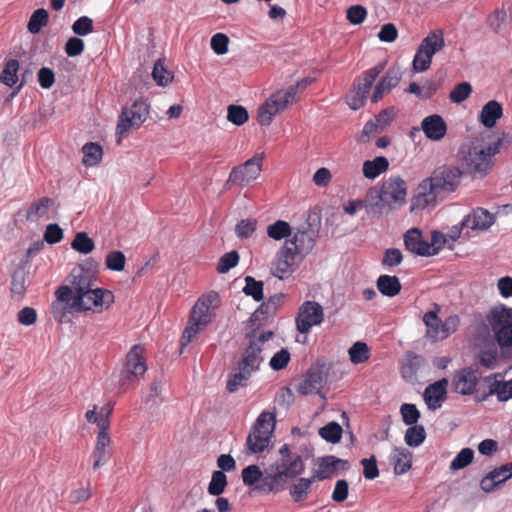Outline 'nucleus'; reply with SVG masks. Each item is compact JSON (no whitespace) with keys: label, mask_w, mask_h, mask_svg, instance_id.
I'll return each mask as SVG.
<instances>
[{"label":"nucleus","mask_w":512,"mask_h":512,"mask_svg":"<svg viewBox=\"0 0 512 512\" xmlns=\"http://www.w3.org/2000/svg\"><path fill=\"white\" fill-rule=\"evenodd\" d=\"M71 276L72 287L60 286L55 292L56 300L52 303V314L60 323L70 322L74 312L93 308L101 311L113 303L112 292L96 286L95 272L79 267L73 269Z\"/></svg>","instance_id":"1"},{"label":"nucleus","mask_w":512,"mask_h":512,"mask_svg":"<svg viewBox=\"0 0 512 512\" xmlns=\"http://www.w3.org/2000/svg\"><path fill=\"white\" fill-rule=\"evenodd\" d=\"M305 471L302 456L292 451L288 444L279 449V458L265 470L261 492H279L288 479L296 478Z\"/></svg>","instance_id":"2"},{"label":"nucleus","mask_w":512,"mask_h":512,"mask_svg":"<svg viewBox=\"0 0 512 512\" xmlns=\"http://www.w3.org/2000/svg\"><path fill=\"white\" fill-rule=\"evenodd\" d=\"M219 303V295L214 291L203 294L197 300L190 313L189 325L185 328L181 337L182 347L188 345L200 331L208 326L215 316V310Z\"/></svg>","instance_id":"3"},{"label":"nucleus","mask_w":512,"mask_h":512,"mask_svg":"<svg viewBox=\"0 0 512 512\" xmlns=\"http://www.w3.org/2000/svg\"><path fill=\"white\" fill-rule=\"evenodd\" d=\"M274 336L272 331L253 330L246 335V343L238 365L255 373L260 370L268 350V341Z\"/></svg>","instance_id":"4"},{"label":"nucleus","mask_w":512,"mask_h":512,"mask_svg":"<svg viewBox=\"0 0 512 512\" xmlns=\"http://www.w3.org/2000/svg\"><path fill=\"white\" fill-rule=\"evenodd\" d=\"M500 146L501 140L498 139L486 147L472 144L462 148L459 154L463 166L471 173L486 174L492 166V158L500 151Z\"/></svg>","instance_id":"5"},{"label":"nucleus","mask_w":512,"mask_h":512,"mask_svg":"<svg viewBox=\"0 0 512 512\" xmlns=\"http://www.w3.org/2000/svg\"><path fill=\"white\" fill-rule=\"evenodd\" d=\"M275 415L263 411L251 427L246 438V450L250 454L262 453L268 446L275 428Z\"/></svg>","instance_id":"6"},{"label":"nucleus","mask_w":512,"mask_h":512,"mask_svg":"<svg viewBox=\"0 0 512 512\" xmlns=\"http://www.w3.org/2000/svg\"><path fill=\"white\" fill-rule=\"evenodd\" d=\"M445 40L442 30L430 32L420 43L414 55L412 66L415 72H424L430 68L433 56L443 49Z\"/></svg>","instance_id":"7"},{"label":"nucleus","mask_w":512,"mask_h":512,"mask_svg":"<svg viewBox=\"0 0 512 512\" xmlns=\"http://www.w3.org/2000/svg\"><path fill=\"white\" fill-rule=\"evenodd\" d=\"M384 67L385 63L380 62L355 80L353 90L346 96V103L352 110H358L364 106L374 81L384 70Z\"/></svg>","instance_id":"8"},{"label":"nucleus","mask_w":512,"mask_h":512,"mask_svg":"<svg viewBox=\"0 0 512 512\" xmlns=\"http://www.w3.org/2000/svg\"><path fill=\"white\" fill-rule=\"evenodd\" d=\"M487 320L501 349L512 350V312L505 307L493 308Z\"/></svg>","instance_id":"9"},{"label":"nucleus","mask_w":512,"mask_h":512,"mask_svg":"<svg viewBox=\"0 0 512 512\" xmlns=\"http://www.w3.org/2000/svg\"><path fill=\"white\" fill-rule=\"evenodd\" d=\"M144 347L135 344L126 355V362L120 374V384L122 387H129L139 380L147 370L144 358Z\"/></svg>","instance_id":"10"},{"label":"nucleus","mask_w":512,"mask_h":512,"mask_svg":"<svg viewBox=\"0 0 512 512\" xmlns=\"http://www.w3.org/2000/svg\"><path fill=\"white\" fill-rule=\"evenodd\" d=\"M295 101V91L292 88L279 90L272 94L265 103L259 107L257 120L260 125L268 126L273 117L279 112L287 108V106Z\"/></svg>","instance_id":"11"},{"label":"nucleus","mask_w":512,"mask_h":512,"mask_svg":"<svg viewBox=\"0 0 512 512\" xmlns=\"http://www.w3.org/2000/svg\"><path fill=\"white\" fill-rule=\"evenodd\" d=\"M461 171L454 166L443 165L436 168L430 177H427L429 183L436 192L444 198L447 194L453 192L458 186L461 178Z\"/></svg>","instance_id":"12"},{"label":"nucleus","mask_w":512,"mask_h":512,"mask_svg":"<svg viewBox=\"0 0 512 512\" xmlns=\"http://www.w3.org/2000/svg\"><path fill=\"white\" fill-rule=\"evenodd\" d=\"M149 106L144 101H135L131 106L123 108L116 128V134L122 136L131 129L141 126L147 119Z\"/></svg>","instance_id":"13"},{"label":"nucleus","mask_w":512,"mask_h":512,"mask_svg":"<svg viewBox=\"0 0 512 512\" xmlns=\"http://www.w3.org/2000/svg\"><path fill=\"white\" fill-rule=\"evenodd\" d=\"M263 160L264 153H257L243 164L234 167L229 173L226 184L245 186L256 180L261 173Z\"/></svg>","instance_id":"14"},{"label":"nucleus","mask_w":512,"mask_h":512,"mask_svg":"<svg viewBox=\"0 0 512 512\" xmlns=\"http://www.w3.org/2000/svg\"><path fill=\"white\" fill-rule=\"evenodd\" d=\"M388 210L401 207L406 202L407 183L400 176H390L379 186Z\"/></svg>","instance_id":"15"},{"label":"nucleus","mask_w":512,"mask_h":512,"mask_svg":"<svg viewBox=\"0 0 512 512\" xmlns=\"http://www.w3.org/2000/svg\"><path fill=\"white\" fill-rule=\"evenodd\" d=\"M324 320L322 306L315 301H305L298 310L296 317L297 330L306 334L313 326L320 325Z\"/></svg>","instance_id":"16"},{"label":"nucleus","mask_w":512,"mask_h":512,"mask_svg":"<svg viewBox=\"0 0 512 512\" xmlns=\"http://www.w3.org/2000/svg\"><path fill=\"white\" fill-rule=\"evenodd\" d=\"M496 222V214L482 207H476L462 219V226H466V236L470 231L483 233L488 231Z\"/></svg>","instance_id":"17"},{"label":"nucleus","mask_w":512,"mask_h":512,"mask_svg":"<svg viewBox=\"0 0 512 512\" xmlns=\"http://www.w3.org/2000/svg\"><path fill=\"white\" fill-rule=\"evenodd\" d=\"M439 199H442L441 196L425 178L415 189V193L411 198L410 211L415 212L432 209L436 206Z\"/></svg>","instance_id":"18"},{"label":"nucleus","mask_w":512,"mask_h":512,"mask_svg":"<svg viewBox=\"0 0 512 512\" xmlns=\"http://www.w3.org/2000/svg\"><path fill=\"white\" fill-rule=\"evenodd\" d=\"M298 256L294 249L288 245V242H285L284 246L276 255V260L272 267V274L280 280L292 274L298 267Z\"/></svg>","instance_id":"19"},{"label":"nucleus","mask_w":512,"mask_h":512,"mask_svg":"<svg viewBox=\"0 0 512 512\" xmlns=\"http://www.w3.org/2000/svg\"><path fill=\"white\" fill-rule=\"evenodd\" d=\"M347 462L333 455L319 457L315 467L312 469V480L323 481L334 476L340 468H343Z\"/></svg>","instance_id":"20"},{"label":"nucleus","mask_w":512,"mask_h":512,"mask_svg":"<svg viewBox=\"0 0 512 512\" xmlns=\"http://www.w3.org/2000/svg\"><path fill=\"white\" fill-rule=\"evenodd\" d=\"M55 212V201L49 197H41L33 201L26 212V219L30 222L49 220Z\"/></svg>","instance_id":"21"},{"label":"nucleus","mask_w":512,"mask_h":512,"mask_svg":"<svg viewBox=\"0 0 512 512\" xmlns=\"http://www.w3.org/2000/svg\"><path fill=\"white\" fill-rule=\"evenodd\" d=\"M404 245L406 250L419 256H433L435 250L422 238L418 228H411L404 234Z\"/></svg>","instance_id":"22"},{"label":"nucleus","mask_w":512,"mask_h":512,"mask_svg":"<svg viewBox=\"0 0 512 512\" xmlns=\"http://www.w3.org/2000/svg\"><path fill=\"white\" fill-rule=\"evenodd\" d=\"M325 378L319 367L310 368L297 386V391L302 395L318 394L322 389Z\"/></svg>","instance_id":"23"},{"label":"nucleus","mask_w":512,"mask_h":512,"mask_svg":"<svg viewBox=\"0 0 512 512\" xmlns=\"http://www.w3.org/2000/svg\"><path fill=\"white\" fill-rule=\"evenodd\" d=\"M448 381L438 380L428 385L423 393L424 401L430 410H437L441 407L446 398Z\"/></svg>","instance_id":"24"},{"label":"nucleus","mask_w":512,"mask_h":512,"mask_svg":"<svg viewBox=\"0 0 512 512\" xmlns=\"http://www.w3.org/2000/svg\"><path fill=\"white\" fill-rule=\"evenodd\" d=\"M478 382V374L472 368L457 371L453 378L454 389L461 395H470L474 392Z\"/></svg>","instance_id":"25"},{"label":"nucleus","mask_w":512,"mask_h":512,"mask_svg":"<svg viewBox=\"0 0 512 512\" xmlns=\"http://www.w3.org/2000/svg\"><path fill=\"white\" fill-rule=\"evenodd\" d=\"M421 129L428 139L439 141L445 137L447 125L440 115L433 114L422 120Z\"/></svg>","instance_id":"26"},{"label":"nucleus","mask_w":512,"mask_h":512,"mask_svg":"<svg viewBox=\"0 0 512 512\" xmlns=\"http://www.w3.org/2000/svg\"><path fill=\"white\" fill-rule=\"evenodd\" d=\"M110 444L111 438L108 431H99L93 451V468L95 470L105 465L109 460L111 455Z\"/></svg>","instance_id":"27"},{"label":"nucleus","mask_w":512,"mask_h":512,"mask_svg":"<svg viewBox=\"0 0 512 512\" xmlns=\"http://www.w3.org/2000/svg\"><path fill=\"white\" fill-rule=\"evenodd\" d=\"M401 79V74L397 69H389L375 86L371 96L373 103L382 99L384 94L388 93L392 88L396 87Z\"/></svg>","instance_id":"28"},{"label":"nucleus","mask_w":512,"mask_h":512,"mask_svg":"<svg viewBox=\"0 0 512 512\" xmlns=\"http://www.w3.org/2000/svg\"><path fill=\"white\" fill-rule=\"evenodd\" d=\"M288 245L300 256L302 260L314 247L315 240L307 231H298L287 240Z\"/></svg>","instance_id":"29"},{"label":"nucleus","mask_w":512,"mask_h":512,"mask_svg":"<svg viewBox=\"0 0 512 512\" xmlns=\"http://www.w3.org/2000/svg\"><path fill=\"white\" fill-rule=\"evenodd\" d=\"M394 467V473L401 475L406 473L412 465V453L404 447H395L389 457Z\"/></svg>","instance_id":"30"},{"label":"nucleus","mask_w":512,"mask_h":512,"mask_svg":"<svg viewBox=\"0 0 512 512\" xmlns=\"http://www.w3.org/2000/svg\"><path fill=\"white\" fill-rule=\"evenodd\" d=\"M503 109L501 104L496 100L488 101L481 109L479 120L486 128L495 126L496 121L501 118Z\"/></svg>","instance_id":"31"},{"label":"nucleus","mask_w":512,"mask_h":512,"mask_svg":"<svg viewBox=\"0 0 512 512\" xmlns=\"http://www.w3.org/2000/svg\"><path fill=\"white\" fill-rule=\"evenodd\" d=\"M363 202V208H365L368 215H380L383 209H387V205L384 204L379 187H373L369 189Z\"/></svg>","instance_id":"32"},{"label":"nucleus","mask_w":512,"mask_h":512,"mask_svg":"<svg viewBox=\"0 0 512 512\" xmlns=\"http://www.w3.org/2000/svg\"><path fill=\"white\" fill-rule=\"evenodd\" d=\"M500 374H493L485 377V382L489 386V395L496 394L500 402L507 401L511 398L509 396L510 390L508 387V381H502Z\"/></svg>","instance_id":"33"},{"label":"nucleus","mask_w":512,"mask_h":512,"mask_svg":"<svg viewBox=\"0 0 512 512\" xmlns=\"http://www.w3.org/2000/svg\"><path fill=\"white\" fill-rule=\"evenodd\" d=\"M389 168V161L384 156H377L373 160H366L363 163V175L367 179H375Z\"/></svg>","instance_id":"34"},{"label":"nucleus","mask_w":512,"mask_h":512,"mask_svg":"<svg viewBox=\"0 0 512 512\" xmlns=\"http://www.w3.org/2000/svg\"><path fill=\"white\" fill-rule=\"evenodd\" d=\"M437 313L438 307L436 306V310L428 311L423 316V322L427 327V337L430 338L433 342L442 340V322L438 318Z\"/></svg>","instance_id":"35"},{"label":"nucleus","mask_w":512,"mask_h":512,"mask_svg":"<svg viewBox=\"0 0 512 512\" xmlns=\"http://www.w3.org/2000/svg\"><path fill=\"white\" fill-rule=\"evenodd\" d=\"M376 285L379 292L387 297H394L401 291V283L396 276L380 275Z\"/></svg>","instance_id":"36"},{"label":"nucleus","mask_w":512,"mask_h":512,"mask_svg":"<svg viewBox=\"0 0 512 512\" xmlns=\"http://www.w3.org/2000/svg\"><path fill=\"white\" fill-rule=\"evenodd\" d=\"M242 481L245 486L253 487L261 491L259 486L263 483L265 472H262L258 465H249L242 470Z\"/></svg>","instance_id":"37"},{"label":"nucleus","mask_w":512,"mask_h":512,"mask_svg":"<svg viewBox=\"0 0 512 512\" xmlns=\"http://www.w3.org/2000/svg\"><path fill=\"white\" fill-rule=\"evenodd\" d=\"M238 371L230 376L227 380V390L230 393L236 392L239 388L245 387L248 384L250 377L252 376V372L243 368L242 366L237 364Z\"/></svg>","instance_id":"38"},{"label":"nucleus","mask_w":512,"mask_h":512,"mask_svg":"<svg viewBox=\"0 0 512 512\" xmlns=\"http://www.w3.org/2000/svg\"><path fill=\"white\" fill-rule=\"evenodd\" d=\"M315 482L312 477L299 478L296 483L290 487V496L295 502H301L305 500L311 490V486Z\"/></svg>","instance_id":"39"},{"label":"nucleus","mask_w":512,"mask_h":512,"mask_svg":"<svg viewBox=\"0 0 512 512\" xmlns=\"http://www.w3.org/2000/svg\"><path fill=\"white\" fill-rule=\"evenodd\" d=\"M83 163L86 166H95L102 159V148L97 143H86L83 148Z\"/></svg>","instance_id":"40"},{"label":"nucleus","mask_w":512,"mask_h":512,"mask_svg":"<svg viewBox=\"0 0 512 512\" xmlns=\"http://www.w3.org/2000/svg\"><path fill=\"white\" fill-rule=\"evenodd\" d=\"M19 62L16 59H10L6 62L0 75L3 84L12 87L18 81Z\"/></svg>","instance_id":"41"},{"label":"nucleus","mask_w":512,"mask_h":512,"mask_svg":"<svg viewBox=\"0 0 512 512\" xmlns=\"http://www.w3.org/2000/svg\"><path fill=\"white\" fill-rule=\"evenodd\" d=\"M426 438V432L422 425L410 426L404 436L405 443L410 447H419Z\"/></svg>","instance_id":"42"},{"label":"nucleus","mask_w":512,"mask_h":512,"mask_svg":"<svg viewBox=\"0 0 512 512\" xmlns=\"http://www.w3.org/2000/svg\"><path fill=\"white\" fill-rule=\"evenodd\" d=\"M291 233V226L284 220H277L267 227V235L277 241L289 237Z\"/></svg>","instance_id":"43"},{"label":"nucleus","mask_w":512,"mask_h":512,"mask_svg":"<svg viewBox=\"0 0 512 512\" xmlns=\"http://www.w3.org/2000/svg\"><path fill=\"white\" fill-rule=\"evenodd\" d=\"M263 287L264 283L262 281H258L252 276H246L243 292L245 295L251 296L255 301L259 302L264 298Z\"/></svg>","instance_id":"44"},{"label":"nucleus","mask_w":512,"mask_h":512,"mask_svg":"<svg viewBox=\"0 0 512 512\" xmlns=\"http://www.w3.org/2000/svg\"><path fill=\"white\" fill-rule=\"evenodd\" d=\"M227 486V477L223 471L217 470L212 473L211 480L208 485V493L212 496L222 494Z\"/></svg>","instance_id":"45"},{"label":"nucleus","mask_w":512,"mask_h":512,"mask_svg":"<svg viewBox=\"0 0 512 512\" xmlns=\"http://www.w3.org/2000/svg\"><path fill=\"white\" fill-rule=\"evenodd\" d=\"M342 427L337 422H330L319 430V435L329 443H338L342 436Z\"/></svg>","instance_id":"46"},{"label":"nucleus","mask_w":512,"mask_h":512,"mask_svg":"<svg viewBox=\"0 0 512 512\" xmlns=\"http://www.w3.org/2000/svg\"><path fill=\"white\" fill-rule=\"evenodd\" d=\"M71 247L79 253L88 254L94 249V241L86 232H78L71 243Z\"/></svg>","instance_id":"47"},{"label":"nucleus","mask_w":512,"mask_h":512,"mask_svg":"<svg viewBox=\"0 0 512 512\" xmlns=\"http://www.w3.org/2000/svg\"><path fill=\"white\" fill-rule=\"evenodd\" d=\"M48 22V13L45 9L40 8L35 10L28 22V31L36 34L39 33L43 26H46Z\"/></svg>","instance_id":"48"},{"label":"nucleus","mask_w":512,"mask_h":512,"mask_svg":"<svg viewBox=\"0 0 512 512\" xmlns=\"http://www.w3.org/2000/svg\"><path fill=\"white\" fill-rule=\"evenodd\" d=\"M152 77L159 86H167L173 80V75L168 71L161 59H158L152 70Z\"/></svg>","instance_id":"49"},{"label":"nucleus","mask_w":512,"mask_h":512,"mask_svg":"<svg viewBox=\"0 0 512 512\" xmlns=\"http://www.w3.org/2000/svg\"><path fill=\"white\" fill-rule=\"evenodd\" d=\"M474 458V451L471 448H463L451 461L450 470L457 471L467 467Z\"/></svg>","instance_id":"50"},{"label":"nucleus","mask_w":512,"mask_h":512,"mask_svg":"<svg viewBox=\"0 0 512 512\" xmlns=\"http://www.w3.org/2000/svg\"><path fill=\"white\" fill-rule=\"evenodd\" d=\"M348 353L353 364H361L369 358V349L367 344L364 342L354 343L350 347Z\"/></svg>","instance_id":"51"},{"label":"nucleus","mask_w":512,"mask_h":512,"mask_svg":"<svg viewBox=\"0 0 512 512\" xmlns=\"http://www.w3.org/2000/svg\"><path fill=\"white\" fill-rule=\"evenodd\" d=\"M239 262V254L233 250L222 255L217 264V272L220 274L227 273L230 269L234 268Z\"/></svg>","instance_id":"52"},{"label":"nucleus","mask_w":512,"mask_h":512,"mask_svg":"<svg viewBox=\"0 0 512 512\" xmlns=\"http://www.w3.org/2000/svg\"><path fill=\"white\" fill-rule=\"evenodd\" d=\"M403 422L408 425H416L420 418V412L415 404L404 403L400 407Z\"/></svg>","instance_id":"53"},{"label":"nucleus","mask_w":512,"mask_h":512,"mask_svg":"<svg viewBox=\"0 0 512 512\" xmlns=\"http://www.w3.org/2000/svg\"><path fill=\"white\" fill-rule=\"evenodd\" d=\"M472 92V87L468 82L457 84L449 94L451 102L459 104L466 100Z\"/></svg>","instance_id":"54"},{"label":"nucleus","mask_w":512,"mask_h":512,"mask_svg":"<svg viewBox=\"0 0 512 512\" xmlns=\"http://www.w3.org/2000/svg\"><path fill=\"white\" fill-rule=\"evenodd\" d=\"M126 258L123 252L114 250L107 254L106 256V267L112 271H122L125 267Z\"/></svg>","instance_id":"55"},{"label":"nucleus","mask_w":512,"mask_h":512,"mask_svg":"<svg viewBox=\"0 0 512 512\" xmlns=\"http://www.w3.org/2000/svg\"><path fill=\"white\" fill-rule=\"evenodd\" d=\"M227 119L231 123H233V124H235L237 126H241V125H243L244 123L247 122V120H248V112L242 106L230 105L228 107Z\"/></svg>","instance_id":"56"},{"label":"nucleus","mask_w":512,"mask_h":512,"mask_svg":"<svg viewBox=\"0 0 512 512\" xmlns=\"http://www.w3.org/2000/svg\"><path fill=\"white\" fill-rule=\"evenodd\" d=\"M257 220L247 218L241 220L235 227L236 235L241 239L249 238L256 230Z\"/></svg>","instance_id":"57"},{"label":"nucleus","mask_w":512,"mask_h":512,"mask_svg":"<svg viewBox=\"0 0 512 512\" xmlns=\"http://www.w3.org/2000/svg\"><path fill=\"white\" fill-rule=\"evenodd\" d=\"M72 30L78 36H86L93 31V21L88 16H81L73 23Z\"/></svg>","instance_id":"58"},{"label":"nucleus","mask_w":512,"mask_h":512,"mask_svg":"<svg viewBox=\"0 0 512 512\" xmlns=\"http://www.w3.org/2000/svg\"><path fill=\"white\" fill-rule=\"evenodd\" d=\"M229 38L224 33H216L211 38V49L217 55H223L228 51Z\"/></svg>","instance_id":"59"},{"label":"nucleus","mask_w":512,"mask_h":512,"mask_svg":"<svg viewBox=\"0 0 512 512\" xmlns=\"http://www.w3.org/2000/svg\"><path fill=\"white\" fill-rule=\"evenodd\" d=\"M290 360V353L287 349L283 348L276 352L270 359L269 365L275 370L279 371L284 369Z\"/></svg>","instance_id":"60"},{"label":"nucleus","mask_w":512,"mask_h":512,"mask_svg":"<svg viewBox=\"0 0 512 512\" xmlns=\"http://www.w3.org/2000/svg\"><path fill=\"white\" fill-rule=\"evenodd\" d=\"M506 19V12L504 10L497 9L488 16L487 23L493 32L499 33L503 24L506 22Z\"/></svg>","instance_id":"61"},{"label":"nucleus","mask_w":512,"mask_h":512,"mask_svg":"<svg viewBox=\"0 0 512 512\" xmlns=\"http://www.w3.org/2000/svg\"><path fill=\"white\" fill-rule=\"evenodd\" d=\"M367 15L365 7L361 5H353L347 9L346 17L353 25L361 24Z\"/></svg>","instance_id":"62"},{"label":"nucleus","mask_w":512,"mask_h":512,"mask_svg":"<svg viewBox=\"0 0 512 512\" xmlns=\"http://www.w3.org/2000/svg\"><path fill=\"white\" fill-rule=\"evenodd\" d=\"M403 260V255L401 251L397 248H388L384 252V256L382 259V265L388 267H394L399 265Z\"/></svg>","instance_id":"63"},{"label":"nucleus","mask_w":512,"mask_h":512,"mask_svg":"<svg viewBox=\"0 0 512 512\" xmlns=\"http://www.w3.org/2000/svg\"><path fill=\"white\" fill-rule=\"evenodd\" d=\"M398 31L393 23L384 24L378 32V38L381 42L392 43L396 40Z\"/></svg>","instance_id":"64"}]
</instances>
